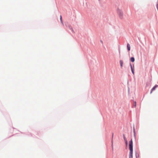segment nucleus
Returning <instances> with one entry per match:
<instances>
[{
    "label": "nucleus",
    "instance_id": "nucleus-4",
    "mask_svg": "<svg viewBox=\"0 0 158 158\" xmlns=\"http://www.w3.org/2000/svg\"><path fill=\"white\" fill-rule=\"evenodd\" d=\"M120 64L121 67V68H122L123 66V61L122 60H120Z\"/></svg>",
    "mask_w": 158,
    "mask_h": 158
},
{
    "label": "nucleus",
    "instance_id": "nucleus-6",
    "mask_svg": "<svg viewBox=\"0 0 158 158\" xmlns=\"http://www.w3.org/2000/svg\"><path fill=\"white\" fill-rule=\"evenodd\" d=\"M130 60L132 62H134L135 61V59L133 57H131L130 59Z\"/></svg>",
    "mask_w": 158,
    "mask_h": 158
},
{
    "label": "nucleus",
    "instance_id": "nucleus-8",
    "mask_svg": "<svg viewBox=\"0 0 158 158\" xmlns=\"http://www.w3.org/2000/svg\"><path fill=\"white\" fill-rule=\"evenodd\" d=\"M119 15L120 17H122V16L123 15V13H122L121 12H119Z\"/></svg>",
    "mask_w": 158,
    "mask_h": 158
},
{
    "label": "nucleus",
    "instance_id": "nucleus-5",
    "mask_svg": "<svg viewBox=\"0 0 158 158\" xmlns=\"http://www.w3.org/2000/svg\"><path fill=\"white\" fill-rule=\"evenodd\" d=\"M127 49L128 51H130V46L129 44H127Z\"/></svg>",
    "mask_w": 158,
    "mask_h": 158
},
{
    "label": "nucleus",
    "instance_id": "nucleus-14",
    "mask_svg": "<svg viewBox=\"0 0 158 158\" xmlns=\"http://www.w3.org/2000/svg\"><path fill=\"white\" fill-rule=\"evenodd\" d=\"M101 43H103V42H102V41H101Z\"/></svg>",
    "mask_w": 158,
    "mask_h": 158
},
{
    "label": "nucleus",
    "instance_id": "nucleus-13",
    "mask_svg": "<svg viewBox=\"0 0 158 158\" xmlns=\"http://www.w3.org/2000/svg\"><path fill=\"white\" fill-rule=\"evenodd\" d=\"M136 158H137V153H136Z\"/></svg>",
    "mask_w": 158,
    "mask_h": 158
},
{
    "label": "nucleus",
    "instance_id": "nucleus-7",
    "mask_svg": "<svg viewBox=\"0 0 158 158\" xmlns=\"http://www.w3.org/2000/svg\"><path fill=\"white\" fill-rule=\"evenodd\" d=\"M60 19L61 23L63 25L64 24H63V21H62V16H61V15H60Z\"/></svg>",
    "mask_w": 158,
    "mask_h": 158
},
{
    "label": "nucleus",
    "instance_id": "nucleus-1",
    "mask_svg": "<svg viewBox=\"0 0 158 158\" xmlns=\"http://www.w3.org/2000/svg\"><path fill=\"white\" fill-rule=\"evenodd\" d=\"M129 148L130 151L129 158H133V142L132 139L129 142Z\"/></svg>",
    "mask_w": 158,
    "mask_h": 158
},
{
    "label": "nucleus",
    "instance_id": "nucleus-2",
    "mask_svg": "<svg viewBox=\"0 0 158 158\" xmlns=\"http://www.w3.org/2000/svg\"><path fill=\"white\" fill-rule=\"evenodd\" d=\"M157 86V85H156L152 89L151 93V94L152 92L156 88Z\"/></svg>",
    "mask_w": 158,
    "mask_h": 158
},
{
    "label": "nucleus",
    "instance_id": "nucleus-9",
    "mask_svg": "<svg viewBox=\"0 0 158 158\" xmlns=\"http://www.w3.org/2000/svg\"><path fill=\"white\" fill-rule=\"evenodd\" d=\"M134 106L135 107L136 106V102L135 101L134 102Z\"/></svg>",
    "mask_w": 158,
    "mask_h": 158
},
{
    "label": "nucleus",
    "instance_id": "nucleus-10",
    "mask_svg": "<svg viewBox=\"0 0 158 158\" xmlns=\"http://www.w3.org/2000/svg\"><path fill=\"white\" fill-rule=\"evenodd\" d=\"M123 138H124V140H125V141L127 140L126 138H125V136L124 135H123Z\"/></svg>",
    "mask_w": 158,
    "mask_h": 158
},
{
    "label": "nucleus",
    "instance_id": "nucleus-3",
    "mask_svg": "<svg viewBox=\"0 0 158 158\" xmlns=\"http://www.w3.org/2000/svg\"><path fill=\"white\" fill-rule=\"evenodd\" d=\"M130 66H131V71H132L133 74H134V69H133L132 68L131 64H130Z\"/></svg>",
    "mask_w": 158,
    "mask_h": 158
},
{
    "label": "nucleus",
    "instance_id": "nucleus-12",
    "mask_svg": "<svg viewBox=\"0 0 158 158\" xmlns=\"http://www.w3.org/2000/svg\"><path fill=\"white\" fill-rule=\"evenodd\" d=\"M125 141V143H126V145H127V140Z\"/></svg>",
    "mask_w": 158,
    "mask_h": 158
},
{
    "label": "nucleus",
    "instance_id": "nucleus-11",
    "mask_svg": "<svg viewBox=\"0 0 158 158\" xmlns=\"http://www.w3.org/2000/svg\"><path fill=\"white\" fill-rule=\"evenodd\" d=\"M156 7H157V9L158 10V1H157V3L156 5Z\"/></svg>",
    "mask_w": 158,
    "mask_h": 158
}]
</instances>
